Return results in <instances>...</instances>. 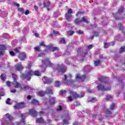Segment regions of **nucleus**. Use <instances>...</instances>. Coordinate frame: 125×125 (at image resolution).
Returning <instances> with one entry per match:
<instances>
[{"mask_svg":"<svg viewBox=\"0 0 125 125\" xmlns=\"http://www.w3.org/2000/svg\"><path fill=\"white\" fill-rule=\"evenodd\" d=\"M99 81L101 82V84H99L97 87L99 90H102V91H109V90H111L110 83H108V79L102 76L99 78Z\"/></svg>","mask_w":125,"mask_h":125,"instance_id":"obj_1","label":"nucleus"},{"mask_svg":"<svg viewBox=\"0 0 125 125\" xmlns=\"http://www.w3.org/2000/svg\"><path fill=\"white\" fill-rule=\"evenodd\" d=\"M32 76H41V73H40V72L38 71L34 72L30 70L28 71L27 74H21V79H27V81H30V80H31V77H32Z\"/></svg>","mask_w":125,"mask_h":125,"instance_id":"obj_2","label":"nucleus"},{"mask_svg":"<svg viewBox=\"0 0 125 125\" xmlns=\"http://www.w3.org/2000/svg\"><path fill=\"white\" fill-rule=\"evenodd\" d=\"M2 125H14L12 123V117L9 113H7L5 115V118H3L1 121Z\"/></svg>","mask_w":125,"mask_h":125,"instance_id":"obj_3","label":"nucleus"},{"mask_svg":"<svg viewBox=\"0 0 125 125\" xmlns=\"http://www.w3.org/2000/svg\"><path fill=\"white\" fill-rule=\"evenodd\" d=\"M12 78L14 80V83H10L9 81H8L6 82V84L9 87L15 86L17 88H19V87L20 86V83L17 82V81L16 80L17 79V75L14 74H12Z\"/></svg>","mask_w":125,"mask_h":125,"instance_id":"obj_4","label":"nucleus"},{"mask_svg":"<svg viewBox=\"0 0 125 125\" xmlns=\"http://www.w3.org/2000/svg\"><path fill=\"white\" fill-rule=\"evenodd\" d=\"M42 63L43 66L42 67V72H44L46 67H53V64L50 62L49 59H45L42 60Z\"/></svg>","mask_w":125,"mask_h":125,"instance_id":"obj_5","label":"nucleus"},{"mask_svg":"<svg viewBox=\"0 0 125 125\" xmlns=\"http://www.w3.org/2000/svg\"><path fill=\"white\" fill-rule=\"evenodd\" d=\"M77 53L78 59L80 61V62H82L81 59H83V58L87 54V50H86L85 52L83 53V48H79Z\"/></svg>","mask_w":125,"mask_h":125,"instance_id":"obj_6","label":"nucleus"},{"mask_svg":"<svg viewBox=\"0 0 125 125\" xmlns=\"http://www.w3.org/2000/svg\"><path fill=\"white\" fill-rule=\"evenodd\" d=\"M69 92H70V95L71 96H73V98H83V96H84V93L83 92H82V95H79L76 92H74L71 90H69Z\"/></svg>","mask_w":125,"mask_h":125,"instance_id":"obj_7","label":"nucleus"},{"mask_svg":"<svg viewBox=\"0 0 125 125\" xmlns=\"http://www.w3.org/2000/svg\"><path fill=\"white\" fill-rule=\"evenodd\" d=\"M53 94V92H52V90L50 89L49 87H47L46 91H40L38 92L39 96H43L44 94Z\"/></svg>","mask_w":125,"mask_h":125,"instance_id":"obj_8","label":"nucleus"},{"mask_svg":"<svg viewBox=\"0 0 125 125\" xmlns=\"http://www.w3.org/2000/svg\"><path fill=\"white\" fill-rule=\"evenodd\" d=\"M82 22H85V23H88V21H87L86 17H83L82 20H80L79 18H77L74 21V23L76 25H80Z\"/></svg>","mask_w":125,"mask_h":125,"instance_id":"obj_9","label":"nucleus"},{"mask_svg":"<svg viewBox=\"0 0 125 125\" xmlns=\"http://www.w3.org/2000/svg\"><path fill=\"white\" fill-rule=\"evenodd\" d=\"M72 13H73L72 9H68L67 12L65 14V16H66V20L68 21V22L72 21V15H71Z\"/></svg>","mask_w":125,"mask_h":125,"instance_id":"obj_10","label":"nucleus"},{"mask_svg":"<svg viewBox=\"0 0 125 125\" xmlns=\"http://www.w3.org/2000/svg\"><path fill=\"white\" fill-rule=\"evenodd\" d=\"M66 69H67L65 66H64V65H58L57 67V70L58 71V72H61V73H62V74H63V73H65L66 71Z\"/></svg>","mask_w":125,"mask_h":125,"instance_id":"obj_11","label":"nucleus"},{"mask_svg":"<svg viewBox=\"0 0 125 125\" xmlns=\"http://www.w3.org/2000/svg\"><path fill=\"white\" fill-rule=\"evenodd\" d=\"M67 76L66 75H64V77L63 78V82L65 84H70L72 85L75 81L74 80H67Z\"/></svg>","mask_w":125,"mask_h":125,"instance_id":"obj_12","label":"nucleus"},{"mask_svg":"<svg viewBox=\"0 0 125 125\" xmlns=\"http://www.w3.org/2000/svg\"><path fill=\"white\" fill-rule=\"evenodd\" d=\"M76 80L80 81V82H83L85 80V75L81 76L79 74H77L75 77Z\"/></svg>","mask_w":125,"mask_h":125,"instance_id":"obj_13","label":"nucleus"},{"mask_svg":"<svg viewBox=\"0 0 125 125\" xmlns=\"http://www.w3.org/2000/svg\"><path fill=\"white\" fill-rule=\"evenodd\" d=\"M21 118L22 119L21 120L20 122H16V125H25L26 124V123H25V116H24V115L23 114H21Z\"/></svg>","mask_w":125,"mask_h":125,"instance_id":"obj_14","label":"nucleus"},{"mask_svg":"<svg viewBox=\"0 0 125 125\" xmlns=\"http://www.w3.org/2000/svg\"><path fill=\"white\" fill-rule=\"evenodd\" d=\"M24 107H25V104L24 103H20L16 104L14 106V108L16 110V109H22V108H24Z\"/></svg>","mask_w":125,"mask_h":125,"instance_id":"obj_15","label":"nucleus"},{"mask_svg":"<svg viewBox=\"0 0 125 125\" xmlns=\"http://www.w3.org/2000/svg\"><path fill=\"white\" fill-rule=\"evenodd\" d=\"M62 118H64V119L63 120V125H68L69 124V120H70V115L68 114L67 115H65Z\"/></svg>","mask_w":125,"mask_h":125,"instance_id":"obj_16","label":"nucleus"},{"mask_svg":"<svg viewBox=\"0 0 125 125\" xmlns=\"http://www.w3.org/2000/svg\"><path fill=\"white\" fill-rule=\"evenodd\" d=\"M42 81L43 82L44 84H46L47 83H50L52 82V79H51L46 77H44L42 78Z\"/></svg>","mask_w":125,"mask_h":125,"instance_id":"obj_17","label":"nucleus"},{"mask_svg":"<svg viewBox=\"0 0 125 125\" xmlns=\"http://www.w3.org/2000/svg\"><path fill=\"white\" fill-rule=\"evenodd\" d=\"M24 69V67L22 66L21 62H19L17 65H16V71H19V72H21Z\"/></svg>","mask_w":125,"mask_h":125,"instance_id":"obj_18","label":"nucleus"},{"mask_svg":"<svg viewBox=\"0 0 125 125\" xmlns=\"http://www.w3.org/2000/svg\"><path fill=\"white\" fill-rule=\"evenodd\" d=\"M47 48H48L49 49H50V48H52V51H59V49L57 48V47H54L53 45L52 44H51L49 45L46 46Z\"/></svg>","mask_w":125,"mask_h":125,"instance_id":"obj_19","label":"nucleus"},{"mask_svg":"<svg viewBox=\"0 0 125 125\" xmlns=\"http://www.w3.org/2000/svg\"><path fill=\"white\" fill-rule=\"evenodd\" d=\"M7 47L4 45H0V56L3 55V50H5Z\"/></svg>","mask_w":125,"mask_h":125,"instance_id":"obj_20","label":"nucleus"},{"mask_svg":"<svg viewBox=\"0 0 125 125\" xmlns=\"http://www.w3.org/2000/svg\"><path fill=\"white\" fill-rule=\"evenodd\" d=\"M105 113V117L107 118H109V117H114L113 115H112V113L109 111V109L107 108L104 109Z\"/></svg>","mask_w":125,"mask_h":125,"instance_id":"obj_21","label":"nucleus"},{"mask_svg":"<svg viewBox=\"0 0 125 125\" xmlns=\"http://www.w3.org/2000/svg\"><path fill=\"white\" fill-rule=\"evenodd\" d=\"M19 58L21 60L26 59V54H25V53H20L19 55Z\"/></svg>","mask_w":125,"mask_h":125,"instance_id":"obj_22","label":"nucleus"},{"mask_svg":"<svg viewBox=\"0 0 125 125\" xmlns=\"http://www.w3.org/2000/svg\"><path fill=\"white\" fill-rule=\"evenodd\" d=\"M29 114L30 116H33V117H36L37 116V112L34 109H30L29 110Z\"/></svg>","mask_w":125,"mask_h":125,"instance_id":"obj_23","label":"nucleus"},{"mask_svg":"<svg viewBox=\"0 0 125 125\" xmlns=\"http://www.w3.org/2000/svg\"><path fill=\"white\" fill-rule=\"evenodd\" d=\"M56 101V99L55 98L52 97L50 98L49 102L51 105H53V104H55Z\"/></svg>","mask_w":125,"mask_h":125,"instance_id":"obj_24","label":"nucleus"},{"mask_svg":"<svg viewBox=\"0 0 125 125\" xmlns=\"http://www.w3.org/2000/svg\"><path fill=\"white\" fill-rule=\"evenodd\" d=\"M91 67L90 66L87 65L85 66V67L83 69L84 72H86V73H88V72H90V69Z\"/></svg>","mask_w":125,"mask_h":125,"instance_id":"obj_25","label":"nucleus"},{"mask_svg":"<svg viewBox=\"0 0 125 125\" xmlns=\"http://www.w3.org/2000/svg\"><path fill=\"white\" fill-rule=\"evenodd\" d=\"M43 5L44 7H48L49 5H50V1L47 0H45L44 2H43Z\"/></svg>","mask_w":125,"mask_h":125,"instance_id":"obj_26","label":"nucleus"},{"mask_svg":"<svg viewBox=\"0 0 125 125\" xmlns=\"http://www.w3.org/2000/svg\"><path fill=\"white\" fill-rule=\"evenodd\" d=\"M36 122L38 124H42V123H43V119H42V118H37Z\"/></svg>","mask_w":125,"mask_h":125,"instance_id":"obj_27","label":"nucleus"},{"mask_svg":"<svg viewBox=\"0 0 125 125\" xmlns=\"http://www.w3.org/2000/svg\"><path fill=\"white\" fill-rule=\"evenodd\" d=\"M94 66L95 67H97V66H99L100 65V63H101V60H97V61H94Z\"/></svg>","mask_w":125,"mask_h":125,"instance_id":"obj_28","label":"nucleus"},{"mask_svg":"<svg viewBox=\"0 0 125 125\" xmlns=\"http://www.w3.org/2000/svg\"><path fill=\"white\" fill-rule=\"evenodd\" d=\"M118 27L120 29V30H122L123 31V33L125 34V29L124 28V26H123V24H122V23H119L118 24Z\"/></svg>","mask_w":125,"mask_h":125,"instance_id":"obj_29","label":"nucleus"},{"mask_svg":"<svg viewBox=\"0 0 125 125\" xmlns=\"http://www.w3.org/2000/svg\"><path fill=\"white\" fill-rule=\"evenodd\" d=\"M21 89H24V90H27V89H29L30 87L28 85H25L23 87L21 86V84H20V86Z\"/></svg>","mask_w":125,"mask_h":125,"instance_id":"obj_30","label":"nucleus"},{"mask_svg":"<svg viewBox=\"0 0 125 125\" xmlns=\"http://www.w3.org/2000/svg\"><path fill=\"white\" fill-rule=\"evenodd\" d=\"M53 33H51L49 35L51 37H52V36H53V35H60V33H59V32L56 31L55 30L53 31Z\"/></svg>","mask_w":125,"mask_h":125,"instance_id":"obj_31","label":"nucleus"},{"mask_svg":"<svg viewBox=\"0 0 125 125\" xmlns=\"http://www.w3.org/2000/svg\"><path fill=\"white\" fill-rule=\"evenodd\" d=\"M96 100V98H89L88 99V102H94Z\"/></svg>","mask_w":125,"mask_h":125,"instance_id":"obj_32","label":"nucleus"},{"mask_svg":"<svg viewBox=\"0 0 125 125\" xmlns=\"http://www.w3.org/2000/svg\"><path fill=\"white\" fill-rule=\"evenodd\" d=\"M124 9H125V7L124 6L121 7V8L118 10V13L120 14V13H122L123 11H124Z\"/></svg>","mask_w":125,"mask_h":125,"instance_id":"obj_33","label":"nucleus"},{"mask_svg":"<svg viewBox=\"0 0 125 125\" xmlns=\"http://www.w3.org/2000/svg\"><path fill=\"white\" fill-rule=\"evenodd\" d=\"M32 104H34L35 105H38V106H39V101L36 100H33Z\"/></svg>","mask_w":125,"mask_h":125,"instance_id":"obj_34","label":"nucleus"},{"mask_svg":"<svg viewBox=\"0 0 125 125\" xmlns=\"http://www.w3.org/2000/svg\"><path fill=\"white\" fill-rule=\"evenodd\" d=\"M3 38H4V39H6L7 40V39H9L10 36H9V35L5 33L3 35Z\"/></svg>","mask_w":125,"mask_h":125,"instance_id":"obj_35","label":"nucleus"},{"mask_svg":"<svg viewBox=\"0 0 125 125\" xmlns=\"http://www.w3.org/2000/svg\"><path fill=\"white\" fill-rule=\"evenodd\" d=\"M110 46V43L109 42H104V48H108Z\"/></svg>","mask_w":125,"mask_h":125,"instance_id":"obj_36","label":"nucleus"},{"mask_svg":"<svg viewBox=\"0 0 125 125\" xmlns=\"http://www.w3.org/2000/svg\"><path fill=\"white\" fill-rule=\"evenodd\" d=\"M60 42H61V43H62L63 44H65L66 41H65V39L64 38H62L61 39V40L60 41Z\"/></svg>","mask_w":125,"mask_h":125,"instance_id":"obj_37","label":"nucleus"},{"mask_svg":"<svg viewBox=\"0 0 125 125\" xmlns=\"http://www.w3.org/2000/svg\"><path fill=\"white\" fill-rule=\"evenodd\" d=\"M125 51V47L122 46L120 48V53H123Z\"/></svg>","mask_w":125,"mask_h":125,"instance_id":"obj_38","label":"nucleus"},{"mask_svg":"<svg viewBox=\"0 0 125 125\" xmlns=\"http://www.w3.org/2000/svg\"><path fill=\"white\" fill-rule=\"evenodd\" d=\"M113 100V96L108 95L106 96V100Z\"/></svg>","mask_w":125,"mask_h":125,"instance_id":"obj_39","label":"nucleus"},{"mask_svg":"<svg viewBox=\"0 0 125 125\" xmlns=\"http://www.w3.org/2000/svg\"><path fill=\"white\" fill-rule=\"evenodd\" d=\"M67 91L65 90H62L60 92V95H63V94H65Z\"/></svg>","mask_w":125,"mask_h":125,"instance_id":"obj_40","label":"nucleus"},{"mask_svg":"<svg viewBox=\"0 0 125 125\" xmlns=\"http://www.w3.org/2000/svg\"><path fill=\"white\" fill-rule=\"evenodd\" d=\"M74 33H75L74 31H70L68 32L67 34L68 36H73V35H74Z\"/></svg>","mask_w":125,"mask_h":125,"instance_id":"obj_41","label":"nucleus"},{"mask_svg":"<svg viewBox=\"0 0 125 125\" xmlns=\"http://www.w3.org/2000/svg\"><path fill=\"white\" fill-rule=\"evenodd\" d=\"M115 104H112L110 106V110H114L115 109Z\"/></svg>","mask_w":125,"mask_h":125,"instance_id":"obj_42","label":"nucleus"},{"mask_svg":"<svg viewBox=\"0 0 125 125\" xmlns=\"http://www.w3.org/2000/svg\"><path fill=\"white\" fill-rule=\"evenodd\" d=\"M0 79L1 80H2V81H3V82H4V81H5V77L4 76V74H1L0 75Z\"/></svg>","mask_w":125,"mask_h":125,"instance_id":"obj_43","label":"nucleus"},{"mask_svg":"<svg viewBox=\"0 0 125 125\" xmlns=\"http://www.w3.org/2000/svg\"><path fill=\"white\" fill-rule=\"evenodd\" d=\"M60 82L58 81H56L55 86L57 87H58L59 86H60Z\"/></svg>","mask_w":125,"mask_h":125,"instance_id":"obj_44","label":"nucleus"},{"mask_svg":"<svg viewBox=\"0 0 125 125\" xmlns=\"http://www.w3.org/2000/svg\"><path fill=\"white\" fill-rule=\"evenodd\" d=\"M10 99L8 98L7 99V100L6 101V104H7L8 105H10L11 104V103L10 102Z\"/></svg>","mask_w":125,"mask_h":125,"instance_id":"obj_45","label":"nucleus"},{"mask_svg":"<svg viewBox=\"0 0 125 125\" xmlns=\"http://www.w3.org/2000/svg\"><path fill=\"white\" fill-rule=\"evenodd\" d=\"M118 82H119V84L120 85H123V81H122V79L121 78H118Z\"/></svg>","mask_w":125,"mask_h":125,"instance_id":"obj_46","label":"nucleus"},{"mask_svg":"<svg viewBox=\"0 0 125 125\" xmlns=\"http://www.w3.org/2000/svg\"><path fill=\"white\" fill-rule=\"evenodd\" d=\"M92 47H93V45H92V44H90V45H89L87 46V48H88V49H89V50L90 49H91V48H92Z\"/></svg>","mask_w":125,"mask_h":125,"instance_id":"obj_47","label":"nucleus"},{"mask_svg":"<svg viewBox=\"0 0 125 125\" xmlns=\"http://www.w3.org/2000/svg\"><path fill=\"white\" fill-rule=\"evenodd\" d=\"M20 47L15 48L14 51H15V52H17L18 53H19V49H20Z\"/></svg>","mask_w":125,"mask_h":125,"instance_id":"obj_48","label":"nucleus"},{"mask_svg":"<svg viewBox=\"0 0 125 125\" xmlns=\"http://www.w3.org/2000/svg\"><path fill=\"white\" fill-rule=\"evenodd\" d=\"M18 11H20V12H21L22 13H24V10H23V8H19L18 9Z\"/></svg>","mask_w":125,"mask_h":125,"instance_id":"obj_49","label":"nucleus"},{"mask_svg":"<svg viewBox=\"0 0 125 125\" xmlns=\"http://www.w3.org/2000/svg\"><path fill=\"white\" fill-rule=\"evenodd\" d=\"M77 34H79V35H83V32L82 30H79L78 31H77Z\"/></svg>","mask_w":125,"mask_h":125,"instance_id":"obj_50","label":"nucleus"},{"mask_svg":"<svg viewBox=\"0 0 125 125\" xmlns=\"http://www.w3.org/2000/svg\"><path fill=\"white\" fill-rule=\"evenodd\" d=\"M34 49H35L36 51H40V49H41L40 47H36L34 48Z\"/></svg>","mask_w":125,"mask_h":125,"instance_id":"obj_51","label":"nucleus"},{"mask_svg":"<svg viewBox=\"0 0 125 125\" xmlns=\"http://www.w3.org/2000/svg\"><path fill=\"white\" fill-rule=\"evenodd\" d=\"M113 15V17H114V18L116 20H119V18L117 17V15L118 14V13H116V15L114 14H112Z\"/></svg>","mask_w":125,"mask_h":125,"instance_id":"obj_52","label":"nucleus"},{"mask_svg":"<svg viewBox=\"0 0 125 125\" xmlns=\"http://www.w3.org/2000/svg\"><path fill=\"white\" fill-rule=\"evenodd\" d=\"M10 55H11V56H14V55H15V53L13 51H11L10 52Z\"/></svg>","mask_w":125,"mask_h":125,"instance_id":"obj_53","label":"nucleus"},{"mask_svg":"<svg viewBox=\"0 0 125 125\" xmlns=\"http://www.w3.org/2000/svg\"><path fill=\"white\" fill-rule=\"evenodd\" d=\"M92 117L93 119H95V118H98V115L97 114H92Z\"/></svg>","mask_w":125,"mask_h":125,"instance_id":"obj_54","label":"nucleus"},{"mask_svg":"<svg viewBox=\"0 0 125 125\" xmlns=\"http://www.w3.org/2000/svg\"><path fill=\"white\" fill-rule=\"evenodd\" d=\"M40 45L42 46H45V44H44V42H40Z\"/></svg>","mask_w":125,"mask_h":125,"instance_id":"obj_55","label":"nucleus"},{"mask_svg":"<svg viewBox=\"0 0 125 125\" xmlns=\"http://www.w3.org/2000/svg\"><path fill=\"white\" fill-rule=\"evenodd\" d=\"M57 111H61L62 110V106L60 105L59 107L57 109Z\"/></svg>","mask_w":125,"mask_h":125,"instance_id":"obj_56","label":"nucleus"},{"mask_svg":"<svg viewBox=\"0 0 125 125\" xmlns=\"http://www.w3.org/2000/svg\"><path fill=\"white\" fill-rule=\"evenodd\" d=\"M68 101H73V98H72L71 96H69L68 98Z\"/></svg>","mask_w":125,"mask_h":125,"instance_id":"obj_57","label":"nucleus"},{"mask_svg":"<svg viewBox=\"0 0 125 125\" xmlns=\"http://www.w3.org/2000/svg\"><path fill=\"white\" fill-rule=\"evenodd\" d=\"M30 13V11L29 10H26L25 12V15H28Z\"/></svg>","mask_w":125,"mask_h":125,"instance_id":"obj_58","label":"nucleus"},{"mask_svg":"<svg viewBox=\"0 0 125 125\" xmlns=\"http://www.w3.org/2000/svg\"><path fill=\"white\" fill-rule=\"evenodd\" d=\"M34 9H35V10L37 11H38V10L39 9V7H38V6H34Z\"/></svg>","mask_w":125,"mask_h":125,"instance_id":"obj_59","label":"nucleus"},{"mask_svg":"<svg viewBox=\"0 0 125 125\" xmlns=\"http://www.w3.org/2000/svg\"><path fill=\"white\" fill-rule=\"evenodd\" d=\"M10 91L13 93H15V92H16V89L11 90Z\"/></svg>","mask_w":125,"mask_h":125,"instance_id":"obj_60","label":"nucleus"},{"mask_svg":"<svg viewBox=\"0 0 125 125\" xmlns=\"http://www.w3.org/2000/svg\"><path fill=\"white\" fill-rule=\"evenodd\" d=\"M80 105H81V104L80 103V102L77 101V102H76V106H80Z\"/></svg>","mask_w":125,"mask_h":125,"instance_id":"obj_61","label":"nucleus"},{"mask_svg":"<svg viewBox=\"0 0 125 125\" xmlns=\"http://www.w3.org/2000/svg\"><path fill=\"white\" fill-rule=\"evenodd\" d=\"M0 96H4V93L2 92H0Z\"/></svg>","mask_w":125,"mask_h":125,"instance_id":"obj_62","label":"nucleus"},{"mask_svg":"<svg viewBox=\"0 0 125 125\" xmlns=\"http://www.w3.org/2000/svg\"><path fill=\"white\" fill-rule=\"evenodd\" d=\"M109 44L110 45H112L113 46V45L115 44V42H111L110 43H109Z\"/></svg>","mask_w":125,"mask_h":125,"instance_id":"obj_63","label":"nucleus"},{"mask_svg":"<svg viewBox=\"0 0 125 125\" xmlns=\"http://www.w3.org/2000/svg\"><path fill=\"white\" fill-rule=\"evenodd\" d=\"M80 124H79V123H78L77 122H75L74 123V125H79Z\"/></svg>","mask_w":125,"mask_h":125,"instance_id":"obj_64","label":"nucleus"}]
</instances>
